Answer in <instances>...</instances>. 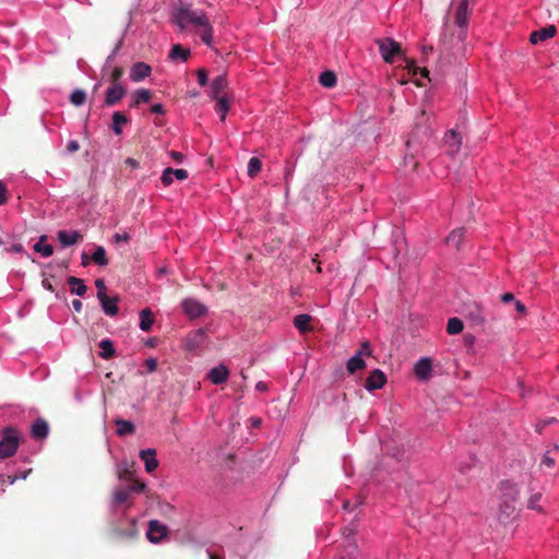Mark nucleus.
<instances>
[{
	"label": "nucleus",
	"mask_w": 559,
	"mask_h": 559,
	"mask_svg": "<svg viewBox=\"0 0 559 559\" xmlns=\"http://www.w3.org/2000/svg\"><path fill=\"white\" fill-rule=\"evenodd\" d=\"M319 82L322 86L331 88L336 85V76L332 71H324L320 74Z\"/></svg>",
	"instance_id": "nucleus-39"
},
{
	"label": "nucleus",
	"mask_w": 559,
	"mask_h": 559,
	"mask_svg": "<svg viewBox=\"0 0 559 559\" xmlns=\"http://www.w3.org/2000/svg\"><path fill=\"white\" fill-rule=\"evenodd\" d=\"M227 87V78L225 74L217 75L211 84L210 96L214 98L222 97V93Z\"/></svg>",
	"instance_id": "nucleus-22"
},
{
	"label": "nucleus",
	"mask_w": 559,
	"mask_h": 559,
	"mask_svg": "<svg viewBox=\"0 0 559 559\" xmlns=\"http://www.w3.org/2000/svg\"><path fill=\"white\" fill-rule=\"evenodd\" d=\"M68 284L70 286L71 294L80 296V297H82L86 294L87 287L84 284L83 280L75 277V276H70L68 278Z\"/></svg>",
	"instance_id": "nucleus-24"
},
{
	"label": "nucleus",
	"mask_w": 559,
	"mask_h": 559,
	"mask_svg": "<svg viewBox=\"0 0 559 559\" xmlns=\"http://www.w3.org/2000/svg\"><path fill=\"white\" fill-rule=\"evenodd\" d=\"M5 250L8 252L22 253L24 251V248L21 243H14L10 248H7Z\"/></svg>",
	"instance_id": "nucleus-53"
},
{
	"label": "nucleus",
	"mask_w": 559,
	"mask_h": 559,
	"mask_svg": "<svg viewBox=\"0 0 559 559\" xmlns=\"http://www.w3.org/2000/svg\"><path fill=\"white\" fill-rule=\"evenodd\" d=\"M215 99L217 100L215 110L219 115L221 120L224 121L229 110V99L225 96Z\"/></svg>",
	"instance_id": "nucleus-35"
},
{
	"label": "nucleus",
	"mask_w": 559,
	"mask_h": 559,
	"mask_svg": "<svg viewBox=\"0 0 559 559\" xmlns=\"http://www.w3.org/2000/svg\"><path fill=\"white\" fill-rule=\"evenodd\" d=\"M174 178L178 180H186L188 178V171L186 169H174L171 167H167L164 169L160 180L164 186H169L174 182Z\"/></svg>",
	"instance_id": "nucleus-13"
},
{
	"label": "nucleus",
	"mask_w": 559,
	"mask_h": 559,
	"mask_svg": "<svg viewBox=\"0 0 559 559\" xmlns=\"http://www.w3.org/2000/svg\"><path fill=\"white\" fill-rule=\"evenodd\" d=\"M206 341V331L202 328L188 334L185 341V347L189 352L199 350Z\"/></svg>",
	"instance_id": "nucleus-7"
},
{
	"label": "nucleus",
	"mask_w": 559,
	"mask_h": 559,
	"mask_svg": "<svg viewBox=\"0 0 559 559\" xmlns=\"http://www.w3.org/2000/svg\"><path fill=\"white\" fill-rule=\"evenodd\" d=\"M443 141L444 145L447 146V153L449 155L454 156L460 151L462 145V136L456 130L452 129L448 131L444 134Z\"/></svg>",
	"instance_id": "nucleus-10"
},
{
	"label": "nucleus",
	"mask_w": 559,
	"mask_h": 559,
	"mask_svg": "<svg viewBox=\"0 0 559 559\" xmlns=\"http://www.w3.org/2000/svg\"><path fill=\"white\" fill-rule=\"evenodd\" d=\"M376 43L378 44L380 55L382 56L385 62L392 63L394 61V57L402 56V49L400 47V44L396 43L394 39L388 37L377 39Z\"/></svg>",
	"instance_id": "nucleus-5"
},
{
	"label": "nucleus",
	"mask_w": 559,
	"mask_h": 559,
	"mask_svg": "<svg viewBox=\"0 0 559 559\" xmlns=\"http://www.w3.org/2000/svg\"><path fill=\"white\" fill-rule=\"evenodd\" d=\"M404 60L406 62L405 68L408 70L409 74H412L414 78H416L417 74H420L421 78L428 76V70L417 67L415 61L407 59L406 57H404Z\"/></svg>",
	"instance_id": "nucleus-36"
},
{
	"label": "nucleus",
	"mask_w": 559,
	"mask_h": 559,
	"mask_svg": "<svg viewBox=\"0 0 559 559\" xmlns=\"http://www.w3.org/2000/svg\"><path fill=\"white\" fill-rule=\"evenodd\" d=\"M366 367V362L364 358L360 357V354H355L350 357L346 364L347 371L353 374L358 370H361Z\"/></svg>",
	"instance_id": "nucleus-28"
},
{
	"label": "nucleus",
	"mask_w": 559,
	"mask_h": 559,
	"mask_svg": "<svg viewBox=\"0 0 559 559\" xmlns=\"http://www.w3.org/2000/svg\"><path fill=\"white\" fill-rule=\"evenodd\" d=\"M139 456L142 461H144L145 471L147 473H153L157 468L158 461L156 459V451L154 449H143L140 451Z\"/></svg>",
	"instance_id": "nucleus-14"
},
{
	"label": "nucleus",
	"mask_w": 559,
	"mask_h": 559,
	"mask_svg": "<svg viewBox=\"0 0 559 559\" xmlns=\"http://www.w3.org/2000/svg\"><path fill=\"white\" fill-rule=\"evenodd\" d=\"M20 433L16 429L9 427L3 430V437L0 440V459H8L14 455L19 449Z\"/></svg>",
	"instance_id": "nucleus-4"
},
{
	"label": "nucleus",
	"mask_w": 559,
	"mask_h": 559,
	"mask_svg": "<svg viewBox=\"0 0 559 559\" xmlns=\"http://www.w3.org/2000/svg\"><path fill=\"white\" fill-rule=\"evenodd\" d=\"M500 504H499V521L507 523L516 515V502L520 498V489L518 486L509 480L500 484Z\"/></svg>",
	"instance_id": "nucleus-2"
},
{
	"label": "nucleus",
	"mask_w": 559,
	"mask_h": 559,
	"mask_svg": "<svg viewBox=\"0 0 559 559\" xmlns=\"http://www.w3.org/2000/svg\"><path fill=\"white\" fill-rule=\"evenodd\" d=\"M361 504H362V500L360 498H357L354 506H352L350 501H345L343 503V509L352 511L353 509H355L356 507L361 506Z\"/></svg>",
	"instance_id": "nucleus-49"
},
{
	"label": "nucleus",
	"mask_w": 559,
	"mask_h": 559,
	"mask_svg": "<svg viewBox=\"0 0 559 559\" xmlns=\"http://www.w3.org/2000/svg\"><path fill=\"white\" fill-rule=\"evenodd\" d=\"M177 24L180 28L193 25L198 31L202 41L210 46L212 44L213 27L206 14L201 10H191L181 8L176 15Z\"/></svg>",
	"instance_id": "nucleus-1"
},
{
	"label": "nucleus",
	"mask_w": 559,
	"mask_h": 559,
	"mask_svg": "<svg viewBox=\"0 0 559 559\" xmlns=\"http://www.w3.org/2000/svg\"><path fill=\"white\" fill-rule=\"evenodd\" d=\"M145 366H146L148 372H153L157 368V361L155 358H148L145 361Z\"/></svg>",
	"instance_id": "nucleus-50"
},
{
	"label": "nucleus",
	"mask_w": 559,
	"mask_h": 559,
	"mask_svg": "<svg viewBox=\"0 0 559 559\" xmlns=\"http://www.w3.org/2000/svg\"><path fill=\"white\" fill-rule=\"evenodd\" d=\"M57 238L60 241L63 248L75 245L81 238L82 235L78 230H59L57 234Z\"/></svg>",
	"instance_id": "nucleus-19"
},
{
	"label": "nucleus",
	"mask_w": 559,
	"mask_h": 559,
	"mask_svg": "<svg viewBox=\"0 0 559 559\" xmlns=\"http://www.w3.org/2000/svg\"><path fill=\"white\" fill-rule=\"evenodd\" d=\"M209 557H210V559H223L222 557H217L211 552H209Z\"/></svg>",
	"instance_id": "nucleus-64"
},
{
	"label": "nucleus",
	"mask_w": 559,
	"mask_h": 559,
	"mask_svg": "<svg viewBox=\"0 0 559 559\" xmlns=\"http://www.w3.org/2000/svg\"><path fill=\"white\" fill-rule=\"evenodd\" d=\"M95 286L97 288V294L105 293L106 285H105V282L103 280H100V278L96 280L95 281Z\"/></svg>",
	"instance_id": "nucleus-54"
},
{
	"label": "nucleus",
	"mask_w": 559,
	"mask_h": 559,
	"mask_svg": "<svg viewBox=\"0 0 559 559\" xmlns=\"http://www.w3.org/2000/svg\"><path fill=\"white\" fill-rule=\"evenodd\" d=\"M129 119L126 115L120 111H115L112 115V126L111 129L115 134L120 135L122 133V126L127 124Z\"/></svg>",
	"instance_id": "nucleus-26"
},
{
	"label": "nucleus",
	"mask_w": 559,
	"mask_h": 559,
	"mask_svg": "<svg viewBox=\"0 0 559 559\" xmlns=\"http://www.w3.org/2000/svg\"><path fill=\"white\" fill-rule=\"evenodd\" d=\"M153 322H154V317H153L152 311L148 308L143 309L140 312V324H139L140 329L142 331L146 332V331L151 330Z\"/></svg>",
	"instance_id": "nucleus-31"
},
{
	"label": "nucleus",
	"mask_w": 559,
	"mask_h": 559,
	"mask_svg": "<svg viewBox=\"0 0 559 559\" xmlns=\"http://www.w3.org/2000/svg\"><path fill=\"white\" fill-rule=\"evenodd\" d=\"M170 155L171 157L177 162V163H182L185 156L183 154H181L180 152H176V151H171L170 152Z\"/></svg>",
	"instance_id": "nucleus-56"
},
{
	"label": "nucleus",
	"mask_w": 559,
	"mask_h": 559,
	"mask_svg": "<svg viewBox=\"0 0 559 559\" xmlns=\"http://www.w3.org/2000/svg\"><path fill=\"white\" fill-rule=\"evenodd\" d=\"M471 317H472V320L475 323H483L484 322V317L481 314V309L479 307L476 308V312L475 313H471Z\"/></svg>",
	"instance_id": "nucleus-48"
},
{
	"label": "nucleus",
	"mask_w": 559,
	"mask_h": 559,
	"mask_svg": "<svg viewBox=\"0 0 559 559\" xmlns=\"http://www.w3.org/2000/svg\"><path fill=\"white\" fill-rule=\"evenodd\" d=\"M82 307H83V305H82L81 300H79V299L72 300V308L74 309L75 312H81Z\"/></svg>",
	"instance_id": "nucleus-58"
},
{
	"label": "nucleus",
	"mask_w": 559,
	"mask_h": 559,
	"mask_svg": "<svg viewBox=\"0 0 559 559\" xmlns=\"http://www.w3.org/2000/svg\"><path fill=\"white\" fill-rule=\"evenodd\" d=\"M133 463H129L128 461H120L116 464L117 476L120 480L131 481L133 483Z\"/></svg>",
	"instance_id": "nucleus-18"
},
{
	"label": "nucleus",
	"mask_w": 559,
	"mask_h": 559,
	"mask_svg": "<svg viewBox=\"0 0 559 559\" xmlns=\"http://www.w3.org/2000/svg\"><path fill=\"white\" fill-rule=\"evenodd\" d=\"M415 374L420 380H426L429 378L431 372V361L427 357L420 358L414 367Z\"/></svg>",
	"instance_id": "nucleus-21"
},
{
	"label": "nucleus",
	"mask_w": 559,
	"mask_h": 559,
	"mask_svg": "<svg viewBox=\"0 0 559 559\" xmlns=\"http://www.w3.org/2000/svg\"><path fill=\"white\" fill-rule=\"evenodd\" d=\"M228 376L229 371L224 365H218L212 368L207 373V378L213 384L225 383L228 379Z\"/></svg>",
	"instance_id": "nucleus-16"
},
{
	"label": "nucleus",
	"mask_w": 559,
	"mask_h": 559,
	"mask_svg": "<svg viewBox=\"0 0 559 559\" xmlns=\"http://www.w3.org/2000/svg\"><path fill=\"white\" fill-rule=\"evenodd\" d=\"M46 236H41L39 240L34 245L33 249L44 258L52 255L53 248L49 243H45Z\"/></svg>",
	"instance_id": "nucleus-27"
},
{
	"label": "nucleus",
	"mask_w": 559,
	"mask_h": 559,
	"mask_svg": "<svg viewBox=\"0 0 559 559\" xmlns=\"http://www.w3.org/2000/svg\"><path fill=\"white\" fill-rule=\"evenodd\" d=\"M151 74V67L144 62H136L130 70V80L133 82L143 81Z\"/></svg>",
	"instance_id": "nucleus-17"
},
{
	"label": "nucleus",
	"mask_w": 559,
	"mask_h": 559,
	"mask_svg": "<svg viewBox=\"0 0 559 559\" xmlns=\"http://www.w3.org/2000/svg\"><path fill=\"white\" fill-rule=\"evenodd\" d=\"M123 75V70L119 67H116L112 69L110 73L111 84L114 83H120L119 80Z\"/></svg>",
	"instance_id": "nucleus-44"
},
{
	"label": "nucleus",
	"mask_w": 559,
	"mask_h": 559,
	"mask_svg": "<svg viewBox=\"0 0 559 559\" xmlns=\"http://www.w3.org/2000/svg\"><path fill=\"white\" fill-rule=\"evenodd\" d=\"M151 111L153 114H157V115H163L165 112L164 110V106L162 104H154L152 107H151Z\"/></svg>",
	"instance_id": "nucleus-55"
},
{
	"label": "nucleus",
	"mask_w": 559,
	"mask_h": 559,
	"mask_svg": "<svg viewBox=\"0 0 559 559\" xmlns=\"http://www.w3.org/2000/svg\"><path fill=\"white\" fill-rule=\"evenodd\" d=\"M126 93H127V91L122 86L121 83H114V84H111L107 88L106 94H105V100H104L105 105L106 106H115L116 104H118L123 98Z\"/></svg>",
	"instance_id": "nucleus-9"
},
{
	"label": "nucleus",
	"mask_w": 559,
	"mask_h": 559,
	"mask_svg": "<svg viewBox=\"0 0 559 559\" xmlns=\"http://www.w3.org/2000/svg\"><path fill=\"white\" fill-rule=\"evenodd\" d=\"M152 94L148 90L141 88L133 93L132 95V107L140 105L141 103L150 102Z\"/></svg>",
	"instance_id": "nucleus-32"
},
{
	"label": "nucleus",
	"mask_w": 559,
	"mask_h": 559,
	"mask_svg": "<svg viewBox=\"0 0 559 559\" xmlns=\"http://www.w3.org/2000/svg\"><path fill=\"white\" fill-rule=\"evenodd\" d=\"M557 28L554 25H549L547 27H543L540 29L534 31L530 36V41L533 45L545 41L549 38H552L556 35Z\"/></svg>",
	"instance_id": "nucleus-15"
},
{
	"label": "nucleus",
	"mask_w": 559,
	"mask_h": 559,
	"mask_svg": "<svg viewBox=\"0 0 559 559\" xmlns=\"http://www.w3.org/2000/svg\"><path fill=\"white\" fill-rule=\"evenodd\" d=\"M468 22V0H461L455 13V24L465 27Z\"/></svg>",
	"instance_id": "nucleus-23"
},
{
	"label": "nucleus",
	"mask_w": 559,
	"mask_h": 559,
	"mask_svg": "<svg viewBox=\"0 0 559 559\" xmlns=\"http://www.w3.org/2000/svg\"><path fill=\"white\" fill-rule=\"evenodd\" d=\"M92 260L95 264L99 265V266H105L108 264V259L106 257V250L104 247L102 246H98L96 247V249L94 250L93 254H92Z\"/></svg>",
	"instance_id": "nucleus-34"
},
{
	"label": "nucleus",
	"mask_w": 559,
	"mask_h": 559,
	"mask_svg": "<svg viewBox=\"0 0 559 559\" xmlns=\"http://www.w3.org/2000/svg\"><path fill=\"white\" fill-rule=\"evenodd\" d=\"M127 164H129V165H131L133 167H135L138 165V163L134 159H132V158H128L127 159Z\"/></svg>",
	"instance_id": "nucleus-62"
},
{
	"label": "nucleus",
	"mask_w": 559,
	"mask_h": 559,
	"mask_svg": "<svg viewBox=\"0 0 559 559\" xmlns=\"http://www.w3.org/2000/svg\"><path fill=\"white\" fill-rule=\"evenodd\" d=\"M190 55L189 49L182 48L180 45H174L169 52V58L171 60H181L186 61Z\"/></svg>",
	"instance_id": "nucleus-33"
},
{
	"label": "nucleus",
	"mask_w": 559,
	"mask_h": 559,
	"mask_svg": "<svg viewBox=\"0 0 559 559\" xmlns=\"http://www.w3.org/2000/svg\"><path fill=\"white\" fill-rule=\"evenodd\" d=\"M146 489V485L141 480H133L132 484L128 486H119L114 489L112 498H111V508L116 509L121 504L128 502L131 493L143 492Z\"/></svg>",
	"instance_id": "nucleus-3"
},
{
	"label": "nucleus",
	"mask_w": 559,
	"mask_h": 559,
	"mask_svg": "<svg viewBox=\"0 0 559 559\" xmlns=\"http://www.w3.org/2000/svg\"><path fill=\"white\" fill-rule=\"evenodd\" d=\"M167 532L168 530L166 525L156 520H152L148 522L146 537L151 543L157 544L166 537Z\"/></svg>",
	"instance_id": "nucleus-8"
},
{
	"label": "nucleus",
	"mask_w": 559,
	"mask_h": 559,
	"mask_svg": "<svg viewBox=\"0 0 559 559\" xmlns=\"http://www.w3.org/2000/svg\"><path fill=\"white\" fill-rule=\"evenodd\" d=\"M386 383V377L384 372L380 369H374L370 372L369 377L366 380L365 388L367 391L371 392L374 390H380Z\"/></svg>",
	"instance_id": "nucleus-12"
},
{
	"label": "nucleus",
	"mask_w": 559,
	"mask_h": 559,
	"mask_svg": "<svg viewBox=\"0 0 559 559\" xmlns=\"http://www.w3.org/2000/svg\"><path fill=\"white\" fill-rule=\"evenodd\" d=\"M501 300H502V302L515 301V300H514V296H513V294H511V293H506V294H503V295L501 296Z\"/></svg>",
	"instance_id": "nucleus-59"
},
{
	"label": "nucleus",
	"mask_w": 559,
	"mask_h": 559,
	"mask_svg": "<svg viewBox=\"0 0 559 559\" xmlns=\"http://www.w3.org/2000/svg\"><path fill=\"white\" fill-rule=\"evenodd\" d=\"M464 324L459 318H450L447 323V332L450 335L459 334L463 331Z\"/></svg>",
	"instance_id": "nucleus-37"
},
{
	"label": "nucleus",
	"mask_w": 559,
	"mask_h": 559,
	"mask_svg": "<svg viewBox=\"0 0 559 559\" xmlns=\"http://www.w3.org/2000/svg\"><path fill=\"white\" fill-rule=\"evenodd\" d=\"M197 76H198V83L201 86H205L207 84L209 76H207V72L204 69H199L197 71Z\"/></svg>",
	"instance_id": "nucleus-43"
},
{
	"label": "nucleus",
	"mask_w": 559,
	"mask_h": 559,
	"mask_svg": "<svg viewBox=\"0 0 559 559\" xmlns=\"http://www.w3.org/2000/svg\"><path fill=\"white\" fill-rule=\"evenodd\" d=\"M114 238L116 242H128L130 240V235L128 233L116 234Z\"/></svg>",
	"instance_id": "nucleus-52"
},
{
	"label": "nucleus",
	"mask_w": 559,
	"mask_h": 559,
	"mask_svg": "<svg viewBox=\"0 0 559 559\" xmlns=\"http://www.w3.org/2000/svg\"><path fill=\"white\" fill-rule=\"evenodd\" d=\"M8 202V189L2 180H0V205H4Z\"/></svg>",
	"instance_id": "nucleus-45"
},
{
	"label": "nucleus",
	"mask_w": 559,
	"mask_h": 559,
	"mask_svg": "<svg viewBox=\"0 0 559 559\" xmlns=\"http://www.w3.org/2000/svg\"><path fill=\"white\" fill-rule=\"evenodd\" d=\"M514 307H515V310L519 312V313H524L526 308L524 306V304H522L520 300H515L514 301Z\"/></svg>",
	"instance_id": "nucleus-57"
},
{
	"label": "nucleus",
	"mask_w": 559,
	"mask_h": 559,
	"mask_svg": "<svg viewBox=\"0 0 559 559\" xmlns=\"http://www.w3.org/2000/svg\"><path fill=\"white\" fill-rule=\"evenodd\" d=\"M542 465L551 468L555 466V460L550 457L549 455L545 454L542 460Z\"/></svg>",
	"instance_id": "nucleus-51"
},
{
	"label": "nucleus",
	"mask_w": 559,
	"mask_h": 559,
	"mask_svg": "<svg viewBox=\"0 0 559 559\" xmlns=\"http://www.w3.org/2000/svg\"><path fill=\"white\" fill-rule=\"evenodd\" d=\"M117 426V435L120 437H124L128 435H132L135 431V426L132 421L118 418L115 420Z\"/></svg>",
	"instance_id": "nucleus-25"
},
{
	"label": "nucleus",
	"mask_w": 559,
	"mask_h": 559,
	"mask_svg": "<svg viewBox=\"0 0 559 559\" xmlns=\"http://www.w3.org/2000/svg\"><path fill=\"white\" fill-rule=\"evenodd\" d=\"M311 321V316L307 313L298 314L294 318V325L300 333H306L310 331L309 323Z\"/></svg>",
	"instance_id": "nucleus-29"
},
{
	"label": "nucleus",
	"mask_w": 559,
	"mask_h": 559,
	"mask_svg": "<svg viewBox=\"0 0 559 559\" xmlns=\"http://www.w3.org/2000/svg\"><path fill=\"white\" fill-rule=\"evenodd\" d=\"M464 236V229L463 228H456L452 230V233L447 237V243L448 246L459 248L462 239Z\"/></svg>",
	"instance_id": "nucleus-38"
},
{
	"label": "nucleus",
	"mask_w": 559,
	"mask_h": 559,
	"mask_svg": "<svg viewBox=\"0 0 559 559\" xmlns=\"http://www.w3.org/2000/svg\"><path fill=\"white\" fill-rule=\"evenodd\" d=\"M79 148H80V145L76 140H70L67 144L68 153H75L76 151H79Z\"/></svg>",
	"instance_id": "nucleus-47"
},
{
	"label": "nucleus",
	"mask_w": 559,
	"mask_h": 559,
	"mask_svg": "<svg viewBox=\"0 0 559 559\" xmlns=\"http://www.w3.org/2000/svg\"><path fill=\"white\" fill-rule=\"evenodd\" d=\"M31 472H32V469H28V471H26V472L22 473V474H21V476H20V478L25 479V478L28 476V474H29Z\"/></svg>",
	"instance_id": "nucleus-63"
},
{
	"label": "nucleus",
	"mask_w": 559,
	"mask_h": 559,
	"mask_svg": "<svg viewBox=\"0 0 559 559\" xmlns=\"http://www.w3.org/2000/svg\"><path fill=\"white\" fill-rule=\"evenodd\" d=\"M542 500V493L536 492L532 493L531 497L527 500V508L531 510H535L539 513L544 512L542 506L539 504V501Z\"/></svg>",
	"instance_id": "nucleus-40"
},
{
	"label": "nucleus",
	"mask_w": 559,
	"mask_h": 559,
	"mask_svg": "<svg viewBox=\"0 0 559 559\" xmlns=\"http://www.w3.org/2000/svg\"><path fill=\"white\" fill-rule=\"evenodd\" d=\"M99 348H100L99 356L103 359H110L116 353L114 343L109 338L102 340L99 342Z\"/></svg>",
	"instance_id": "nucleus-30"
},
{
	"label": "nucleus",
	"mask_w": 559,
	"mask_h": 559,
	"mask_svg": "<svg viewBox=\"0 0 559 559\" xmlns=\"http://www.w3.org/2000/svg\"><path fill=\"white\" fill-rule=\"evenodd\" d=\"M158 275H164V274H167L168 273V269L163 266V267H159L158 271H157Z\"/></svg>",
	"instance_id": "nucleus-61"
},
{
	"label": "nucleus",
	"mask_w": 559,
	"mask_h": 559,
	"mask_svg": "<svg viewBox=\"0 0 559 559\" xmlns=\"http://www.w3.org/2000/svg\"><path fill=\"white\" fill-rule=\"evenodd\" d=\"M49 427L45 419L37 418L31 428V435L36 440L45 439L48 436Z\"/></svg>",
	"instance_id": "nucleus-20"
},
{
	"label": "nucleus",
	"mask_w": 559,
	"mask_h": 559,
	"mask_svg": "<svg viewBox=\"0 0 559 559\" xmlns=\"http://www.w3.org/2000/svg\"><path fill=\"white\" fill-rule=\"evenodd\" d=\"M356 354H360L361 358L370 356L371 355V347H370L369 342L362 343L361 347L359 348V350Z\"/></svg>",
	"instance_id": "nucleus-46"
},
{
	"label": "nucleus",
	"mask_w": 559,
	"mask_h": 559,
	"mask_svg": "<svg viewBox=\"0 0 559 559\" xmlns=\"http://www.w3.org/2000/svg\"><path fill=\"white\" fill-rule=\"evenodd\" d=\"M97 299L100 302L103 311L107 316L115 317L116 314H118V311H119V308H118L119 297L118 296L108 297L106 295V293H100V294H97Z\"/></svg>",
	"instance_id": "nucleus-11"
},
{
	"label": "nucleus",
	"mask_w": 559,
	"mask_h": 559,
	"mask_svg": "<svg viewBox=\"0 0 559 559\" xmlns=\"http://www.w3.org/2000/svg\"><path fill=\"white\" fill-rule=\"evenodd\" d=\"M70 100L75 106H81L86 100V93L82 90H75L70 96Z\"/></svg>",
	"instance_id": "nucleus-42"
},
{
	"label": "nucleus",
	"mask_w": 559,
	"mask_h": 559,
	"mask_svg": "<svg viewBox=\"0 0 559 559\" xmlns=\"http://www.w3.org/2000/svg\"><path fill=\"white\" fill-rule=\"evenodd\" d=\"M261 160L258 157H251L248 163V176L253 178L261 170Z\"/></svg>",
	"instance_id": "nucleus-41"
},
{
	"label": "nucleus",
	"mask_w": 559,
	"mask_h": 559,
	"mask_svg": "<svg viewBox=\"0 0 559 559\" xmlns=\"http://www.w3.org/2000/svg\"><path fill=\"white\" fill-rule=\"evenodd\" d=\"M255 388L259 391H264L266 389V385L263 382H258Z\"/></svg>",
	"instance_id": "nucleus-60"
},
{
	"label": "nucleus",
	"mask_w": 559,
	"mask_h": 559,
	"mask_svg": "<svg viewBox=\"0 0 559 559\" xmlns=\"http://www.w3.org/2000/svg\"><path fill=\"white\" fill-rule=\"evenodd\" d=\"M181 307L183 312L190 319L200 318L207 312L206 306L193 298H186L185 300H182Z\"/></svg>",
	"instance_id": "nucleus-6"
}]
</instances>
